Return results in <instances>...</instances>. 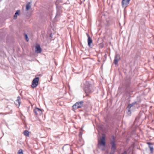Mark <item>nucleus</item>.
<instances>
[{"instance_id":"1","label":"nucleus","mask_w":154,"mask_h":154,"mask_svg":"<svg viewBox=\"0 0 154 154\" xmlns=\"http://www.w3.org/2000/svg\"><path fill=\"white\" fill-rule=\"evenodd\" d=\"M82 87L86 94V96H88V94L92 92V86L88 81L84 80L83 82V84L82 85Z\"/></svg>"},{"instance_id":"2","label":"nucleus","mask_w":154,"mask_h":154,"mask_svg":"<svg viewBox=\"0 0 154 154\" xmlns=\"http://www.w3.org/2000/svg\"><path fill=\"white\" fill-rule=\"evenodd\" d=\"M140 107L139 103L136 101H135L132 103L131 104H129L128 105L127 107V113L129 115H131V111L130 110V109L131 107H133L134 108H136L138 109Z\"/></svg>"},{"instance_id":"3","label":"nucleus","mask_w":154,"mask_h":154,"mask_svg":"<svg viewBox=\"0 0 154 154\" xmlns=\"http://www.w3.org/2000/svg\"><path fill=\"white\" fill-rule=\"evenodd\" d=\"M83 101L78 102L73 105L72 107L74 109H76L81 108L83 105Z\"/></svg>"},{"instance_id":"4","label":"nucleus","mask_w":154,"mask_h":154,"mask_svg":"<svg viewBox=\"0 0 154 154\" xmlns=\"http://www.w3.org/2000/svg\"><path fill=\"white\" fill-rule=\"evenodd\" d=\"M39 78L36 77L35 78L32 80L31 87L32 88H35L38 85Z\"/></svg>"},{"instance_id":"5","label":"nucleus","mask_w":154,"mask_h":154,"mask_svg":"<svg viewBox=\"0 0 154 154\" xmlns=\"http://www.w3.org/2000/svg\"><path fill=\"white\" fill-rule=\"evenodd\" d=\"M120 60V56L118 54H116L114 57V63L115 65L118 64V62Z\"/></svg>"},{"instance_id":"6","label":"nucleus","mask_w":154,"mask_h":154,"mask_svg":"<svg viewBox=\"0 0 154 154\" xmlns=\"http://www.w3.org/2000/svg\"><path fill=\"white\" fill-rule=\"evenodd\" d=\"M130 0H122V6L123 8H125L128 5Z\"/></svg>"},{"instance_id":"7","label":"nucleus","mask_w":154,"mask_h":154,"mask_svg":"<svg viewBox=\"0 0 154 154\" xmlns=\"http://www.w3.org/2000/svg\"><path fill=\"white\" fill-rule=\"evenodd\" d=\"M110 144L111 146V151L115 152L116 148L115 142L113 141H110Z\"/></svg>"},{"instance_id":"8","label":"nucleus","mask_w":154,"mask_h":154,"mask_svg":"<svg viewBox=\"0 0 154 154\" xmlns=\"http://www.w3.org/2000/svg\"><path fill=\"white\" fill-rule=\"evenodd\" d=\"M86 35L88 37V46L91 48V44L92 43V39L90 37V36L87 33H86Z\"/></svg>"},{"instance_id":"9","label":"nucleus","mask_w":154,"mask_h":154,"mask_svg":"<svg viewBox=\"0 0 154 154\" xmlns=\"http://www.w3.org/2000/svg\"><path fill=\"white\" fill-rule=\"evenodd\" d=\"M34 112L37 115H41L42 114L41 110L38 108H36L34 110Z\"/></svg>"},{"instance_id":"10","label":"nucleus","mask_w":154,"mask_h":154,"mask_svg":"<svg viewBox=\"0 0 154 154\" xmlns=\"http://www.w3.org/2000/svg\"><path fill=\"white\" fill-rule=\"evenodd\" d=\"M42 51V49L39 45H38L35 47V52L36 53H40Z\"/></svg>"},{"instance_id":"11","label":"nucleus","mask_w":154,"mask_h":154,"mask_svg":"<svg viewBox=\"0 0 154 154\" xmlns=\"http://www.w3.org/2000/svg\"><path fill=\"white\" fill-rule=\"evenodd\" d=\"M147 144L148 145V146L150 149L151 152H152L153 150V147L152 143L150 142H147Z\"/></svg>"},{"instance_id":"12","label":"nucleus","mask_w":154,"mask_h":154,"mask_svg":"<svg viewBox=\"0 0 154 154\" xmlns=\"http://www.w3.org/2000/svg\"><path fill=\"white\" fill-rule=\"evenodd\" d=\"M20 10H17V11L15 12V14L14 16V20H16L17 18V16L19 15L20 14Z\"/></svg>"},{"instance_id":"13","label":"nucleus","mask_w":154,"mask_h":154,"mask_svg":"<svg viewBox=\"0 0 154 154\" xmlns=\"http://www.w3.org/2000/svg\"><path fill=\"white\" fill-rule=\"evenodd\" d=\"M31 3V2H29L26 5V11H28L30 8L31 5L30 4Z\"/></svg>"},{"instance_id":"14","label":"nucleus","mask_w":154,"mask_h":154,"mask_svg":"<svg viewBox=\"0 0 154 154\" xmlns=\"http://www.w3.org/2000/svg\"><path fill=\"white\" fill-rule=\"evenodd\" d=\"M23 134L26 137L29 136V132L27 130L24 131L23 132Z\"/></svg>"},{"instance_id":"15","label":"nucleus","mask_w":154,"mask_h":154,"mask_svg":"<svg viewBox=\"0 0 154 154\" xmlns=\"http://www.w3.org/2000/svg\"><path fill=\"white\" fill-rule=\"evenodd\" d=\"M17 98V99L16 101V104H17L16 103H18L19 106L20 103V96H18Z\"/></svg>"},{"instance_id":"16","label":"nucleus","mask_w":154,"mask_h":154,"mask_svg":"<svg viewBox=\"0 0 154 154\" xmlns=\"http://www.w3.org/2000/svg\"><path fill=\"white\" fill-rule=\"evenodd\" d=\"M100 145H102L103 146H105V140H101V142L100 143Z\"/></svg>"},{"instance_id":"17","label":"nucleus","mask_w":154,"mask_h":154,"mask_svg":"<svg viewBox=\"0 0 154 154\" xmlns=\"http://www.w3.org/2000/svg\"><path fill=\"white\" fill-rule=\"evenodd\" d=\"M112 139L110 140V141H113L114 142H115L116 140V138L114 136H112Z\"/></svg>"},{"instance_id":"18","label":"nucleus","mask_w":154,"mask_h":154,"mask_svg":"<svg viewBox=\"0 0 154 154\" xmlns=\"http://www.w3.org/2000/svg\"><path fill=\"white\" fill-rule=\"evenodd\" d=\"M60 13L59 11H57L56 13V15L55 17V18H57L60 17Z\"/></svg>"},{"instance_id":"19","label":"nucleus","mask_w":154,"mask_h":154,"mask_svg":"<svg viewBox=\"0 0 154 154\" xmlns=\"http://www.w3.org/2000/svg\"><path fill=\"white\" fill-rule=\"evenodd\" d=\"M17 154H23V150L22 149H19L17 152Z\"/></svg>"},{"instance_id":"20","label":"nucleus","mask_w":154,"mask_h":154,"mask_svg":"<svg viewBox=\"0 0 154 154\" xmlns=\"http://www.w3.org/2000/svg\"><path fill=\"white\" fill-rule=\"evenodd\" d=\"M105 139V136L104 134H103L101 138V140H104Z\"/></svg>"},{"instance_id":"21","label":"nucleus","mask_w":154,"mask_h":154,"mask_svg":"<svg viewBox=\"0 0 154 154\" xmlns=\"http://www.w3.org/2000/svg\"><path fill=\"white\" fill-rule=\"evenodd\" d=\"M25 35V37L27 42H28L29 40V39L28 38V37L27 35L26 34H24Z\"/></svg>"},{"instance_id":"22","label":"nucleus","mask_w":154,"mask_h":154,"mask_svg":"<svg viewBox=\"0 0 154 154\" xmlns=\"http://www.w3.org/2000/svg\"><path fill=\"white\" fill-rule=\"evenodd\" d=\"M115 152L111 151L110 154H114Z\"/></svg>"},{"instance_id":"23","label":"nucleus","mask_w":154,"mask_h":154,"mask_svg":"<svg viewBox=\"0 0 154 154\" xmlns=\"http://www.w3.org/2000/svg\"><path fill=\"white\" fill-rule=\"evenodd\" d=\"M85 0H83L82 2L81 1L80 4H82V2H83Z\"/></svg>"},{"instance_id":"24","label":"nucleus","mask_w":154,"mask_h":154,"mask_svg":"<svg viewBox=\"0 0 154 154\" xmlns=\"http://www.w3.org/2000/svg\"><path fill=\"white\" fill-rule=\"evenodd\" d=\"M52 34L51 33L50 35V37L52 38Z\"/></svg>"},{"instance_id":"25","label":"nucleus","mask_w":154,"mask_h":154,"mask_svg":"<svg viewBox=\"0 0 154 154\" xmlns=\"http://www.w3.org/2000/svg\"><path fill=\"white\" fill-rule=\"evenodd\" d=\"M121 154H125L124 153H122Z\"/></svg>"},{"instance_id":"26","label":"nucleus","mask_w":154,"mask_h":154,"mask_svg":"<svg viewBox=\"0 0 154 154\" xmlns=\"http://www.w3.org/2000/svg\"><path fill=\"white\" fill-rule=\"evenodd\" d=\"M1 113H0V114H1Z\"/></svg>"}]
</instances>
